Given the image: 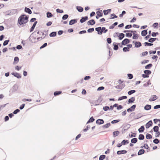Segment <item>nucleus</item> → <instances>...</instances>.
I'll return each instance as SVG.
<instances>
[{
	"label": "nucleus",
	"mask_w": 160,
	"mask_h": 160,
	"mask_svg": "<svg viewBox=\"0 0 160 160\" xmlns=\"http://www.w3.org/2000/svg\"><path fill=\"white\" fill-rule=\"evenodd\" d=\"M125 35L123 33H119L118 37H119V39L120 40H122L124 37Z\"/></svg>",
	"instance_id": "bb28decb"
},
{
	"label": "nucleus",
	"mask_w": 160,
	"mask_h": 160,
	"mask_svg": "<svg viewBox=\"0 0 160 160\" xmlns=\"http://www.w3.org/2000/svg\"><path fill=\"white\" fill-rule=\"evenodd\" d=\"M158 25V22L154 23L152 25V26L154 28H157Z\"/></svg>",
	"instance_id": "13d9d810"
},
{
	"label": "nucleus",
	"mask_w": 160,
	"mask_h": 160,
	"mask_svg": "<svg viewBox=\"0 0 160 160\" xmlns=\"http://www.w3.org/2000/svg\"><path fill=\"white\" fill-rule=\"evenodd\" d=\"M144 45L145 46H152L153 45V44H152V43H149L148 42H145L144 43Z\"/></svg>",
	"instance_id": "8fccbe9b"
},
{
	"label": "nucleus",
	"mask_w": 160,
	"mask_h": 160,
	"mask_svg": "<svg viewBox=\"0 0 160 160\" xmlns=\"http://www.w3.org/2000/svg\"><path fill=\"white\" fill-rule=\"evenodd\" d=\"M111 125V124L110 123H107L106 124L103 125L102 126L103 128H108Z\"/></svg>",
	"instance_id": "a18cd8bd"
},
{
	"label": "nucleus",
	"mask_w": 160,
	"mask_h": 160,
	"mask_svg": "<svg viewBox=\"0 0 160 160\" xmlns=\"http://www.w3.org/2000/svg\"><path fill=\"white\" fill-rule=\"evenodd\" d=\"M37 23H38L37 21H35L34 22L32 26V27H31V28L30 29V32H31L33 31Z\"/></svg>",
	"instance_id": "4468645a"
},
{
	"label": "nucleus",
	"mask_w": 160,
	"mask_h": 160,
	"mask_svg": "<svg viewBox=\"0 0 160 160\" xmlns=\"http://www.w3.org/2000/svg\"><path fill=\"white\" fill-rule=\"evenodd\" d=\"M120 121V119L115 120L112 121L111 122L112 124H114L119 122Z\"/></svg>",
	"instance_id": "603ef678"
},
{
	"label": "nucleus",
	"mask_w": 160,
	"mask_h": 160,
	"mask_svg": "<svg viewBox=\"0 0 160 160\" xmlns=\"http://www.w3.org/2000/svg\"><path fill=\"white\" fill-rule=\"evenodd\" d=\"M152 65L151 63L149 64H148L145 67V68L146 69H150L151 68L152 66Z\"/></svg>",
	"instance_id": "e433bc0d"
},
{
	"label": "nucleus",
	"mask_w": 160,
	"mask_h": 160,
	"mask_svg": "<svg viewBox=\"0 0 160 160\" xmlns=\"http://www.w3.org/2000/svg\"><path fill=\"white\" fill-rule=\"evenodd\" d=\"M109 108V107L108 106H106L103 107V109L105 111H107L108 110Z\"/></svg>",
	"instance_id": "69168bd1"
},
{
	"label": "nucleus",
	"mask_w": 160,
	"mask_h": 160,
	"mask_svg": "<svg viewBox=\"0 0 160 160\" xmlns=\"http://www.w3.org/2000/svg\"><path fill=\"white\" fill-rule=\"evenodd\" d=\"M138 141V139L136 138H134L132 139L131 140V142L132 143H135Z\"/></svg>",
	"instance_id": "f704fd0d"
},
{
	"label": "nucleus",
	"mask_w": 160,
	"mask_h": 160,
	"mask_svg": "<svg viewBox=\"0 0 160 160\" xmlns=\"http://www.w3.org/2000/svg\"><path fill=\"white\" fill-rule=\"evenodd\" d=\"M153 131L154 132H157L159 130V127L158 126H156L153 128Z\"/></svg>",
	"instance_id": "a19ab883"
},
{
	"label": "nucleus",
	"mask_w": 160,
	"mask_h": 160,
	"mask_svg": "<svg viewBox=\"0 0 160 160\" xmlns=\"http://www.w3.org/2000/svg\"><path fill=\"white\" fill-rule=\"evenodd\" d=\"M144 72L145 74L148 75L151 73V71L149 70H145L144 71Z\"/></svg>",
	"instance_id": "4c0bfd02"
},
{
	"label": "nucleus",
	"mask_w": 160,
	"mask_h": 160,
	"mask_svg": "<svg viewBox=\"0 0 160 160\" xmlns=\"http://www.w3.org/2000/svg\"><path fill=\"white\" fill-rule=\"evenodd\" d=\"M76 8L78 11L80 12H82L83 10V8L81 6H77Z\"/></svg>",
	"instance_id": "412c9836"
},
{
	"label": "nucleus",
	"mask_w": 160,
	"mask_h": 160,
	"mask_svg": "<svg viewBox=\"0 0 160 160\" xmlns=\"http://www.w3.org/2000/svg\"><path fill=\"white\" fill-rule=\"evenodd\" d=\"M88 19V16H85L84 17H82L81 19L80 20V22L82 23L85 22L86 20Z\"/></svg>",
	"instance_id": "423d86ee"
},
{
	"label": "nucleus",
	"mask_w": 160,
	"mask_h": 160,
	"mask_svg": "<svg viewBox=\"0 0 160 160\" xmlns=\"http://www.w3.org/2000/svg\"><path fill=\"white\" fill-rule=\"evenodd\" d=\"M125 87V85L123 84L122 85H118L115 86L116 88L118 89H122Z\"/></svg>",
	"instance_id": "aec40b11"
},
{
	"label": "nucleus",
	"mask_w": 160,
	"mask_h": 160,
	"mask_svg": "<svg viewBox=\"0 0 160 160\" xmlns=\"http://www.w3.org/2000/svg\"><path fill=\"white\" fill-rule=\"evenodd\" d=\"M120 43H118V44L117 43L114 42L113 43V45L114 46L113 49L114 50H117L118 49V45H120Z\"/></svg>",
	"instance_id": "6e6552de"
},
{
	"label": "nucleus",
	"mask_w": 160,
	"mask_h": 160,
	"mask_svg": "<svg viewBox=\"0 0 160 160\" xmlns=\"http://www.w3.org/2000/svg\"><path fill=\"white\" fill-rule=\"evenodd\" d=\"M153 142L155 144H158L159 142V141L158 139L155 138L153 140Z\"/></svg>",
	"instance_id": "5fc2aeb1"
},
{
	"label": "nucleus",
	"mask_w": 160,
	"mask_h": 160,
	"mask_svg": "<svg viewBox=\"0 0 160 160\" xmlns=\"http://www.w3.org/2000/svg\"><path fill=\"white\" fill-rule=\"evenodd\" d=\"M135 92H136V91L135 90H131L129 91L128 92V94L129 95H131L132 94L134 93Z\"/></svg>",
	"instance_id": "de8ad7c7"
},
{
	"label": "nucleus",
	"mask_w": 160,
	"mask_h": 160,
	"mask_svg": "<svg viewBox=\"0 0 160 160\" xmlns=\"http://www.w3.org/2000/svg\"><path fill=\"white\" fill-rule=\"evenodd\" d=\"M147 33V30L146 29L144 30L141 32V35L143 36H145L146 35Z\"/></svg>",
	"instance_id": "b1692460"
},
{
	"label": "nucleus",
	"mask_w": 160,
	"mask_h": 160,
	"mask_svg": "<svg viewBox=\"0 0 160 160\" xmlns=\"http://www.w3.org/2000/svg\"><path fill=\"white\" fill-rule=\"evenodd\" d=\"M68 15L67 14H65L62 16V18L63 20H65L68 18Z\"/></svg>",
	"instance_id": "09e8293b"
},
{
	"label": "nucleus",
	"mask_w": 160,
	"mask_h": 160,
	"mask_svg": "<svg viewBox=\"0 0 160 160\" xmlns=\"http://www.w3.org/2000/svg\"><path fill=\"white\" fill-rule=\"evenodd\" d=\"M95 23V21L94 19H91L87 22V24L88 25H93Z\"/></svg>",
	"instance_id": "9d476101"
},
{
	"label": "nucleus",
	"mask_w": 160,
	"mask_h": 160,
	"mask_svg": "<svg viewBox=\"0 0 160 160\" xmlns=\"http://www.w3.org/2000/svg\"><path fill=\"white\" fill-rule=\"evenodd\" d=\"M77 19H74L71 20L69 22L70 25H72L77 23Z\"/></svg>",
	"instance_id": "ddd939ff"
},
{
	"label": "nucleus",
	"mask_w": 160,
	"mask_h": 160,
	"mask_svg": "<svg viewBox=\"0 0 160 160\" xmlns=\"http://www.w3.org/2000/svg\"><path fill=\"white\" fill-rule=\"evenodd\" d=\"M129 42L130 40L129 39L125 38L122 41V45H125L126 44L129 43Z\"/></svg>",
	"instance_id": "20e7f679"
},
{
	"label": "nucleus",
	"mask_w": 160,
	"mask_h": 160,
	"mask_svg": "<svg viewBox=\"0 0 160 160\" xmlns=\"http://www.w3.org/2000/svg\"><path fill=\"white\" fill-rule=\"evenodd\" d=\"M152 124V120H150L146 124L145 126L147 128H148Z\"/></svg>",
	"instance_id": "0eeeda50"
},
{
	"label": "nucleus",
	"mask_w": 160,
	"mask_h": 160,
	"mask_svg": "<svg viewBox=\"0 0 160 160\" xmlns=\"http://www.w3.org/2000/svg\"><path fill=\"white\" fill-rule=\"evenodd\" d=\"M140 148H144L146 149H147V152H148L150 150L149 147L147 143L145 144L144 146H141Z\"/></svg>",
	"instance_id": "2eb2a0df"
},
{
	"label": "nucleus",
	"mask_w": 160,
	"mask_h": 160,
	"mask_svg": "<svg viewBox=\"0 0 160 160\" xmlns=\"http://www.w3.org/2000/svg\"><path fill=\"white\" fill-rule=\"evenodd\" d=\"M144 138V136L143 134H140L138 137V139L140 140H143Z\"/></svg>",
	"instance_id": "ea45409f"
},
{
	"label": "nucleus",
	"mask_w": 160,
	"mask_h": 160,
	"mask_svg": "<svg viewBox=\"0 0 160 160\" xmlns=\"http://www.w3.org/2000/svg\"><path fill=\"white\" fill-rule=\"evenodd\" d=\"M95 29L96 31L98 32V34H99V32H100L101 30V27H99L98 28H96Z\"/></svg>",
	"instance_id": "c03bdc74"
},
{
	"label": "nucleus",
	"mask_w": 160,
	"mask_h": 160,
	"mask_svg": "<svg viewBox=\"0 0 160 160\" xmlns=\"http://www.w3.org/2000/svg\"><path fill=\"white\" fill-rule=\"evenodd\" d=\"M127 75L129 79H132L133 78V75L131 74L128 73Z\"/></svg>",
	"instance_id": "0e129e2a"
},
{
	"label": "nucleus",
	"mask_w": 160,
	"mask_h": 160,
	"mask_svg": "<svg viewBox=\"0 0 160 160\" xmlns=\"http://www.w3.org/2000/svg\"><path fill=\"white\" fill-rule=\"evenodd\" d=\"M94 30V28H90L88 29L87 31L89 33L92 32Z\"/></svg>",
	"instance_id": "680f3d73"
},
{
	"label": "nucleus",
	"mask_w": 160,
	"mask_h": 160,
	"mask_svg": "<svg viewBox=\"0 0 160 160\" xmlns=\"http://www.w3.org/2000/svg\"><path fill=\"white\" fill-rule=\"evenodd\" d=\"M123 51L124 52L129 51V49L128 47H124L123 48Z\"/></svg>",
	"instance_id": "052dcab7"
},
{
	"label": "nucleus",
	"mask_w": 160,
	"mask_h": 160,
	"mask_svg": "<svg viewBox=\"0 0 160 160\" xmlns=\"http://www.w3.org/2000/svg\"><path fill=\"white\" fill-rule=\"evenodd\" d=\"M145 129L144 127V126H142L141 127L138 129V131L140 133H142L143 132Z\"/></svg>",
	"instance_id": "a878e982"
},
{
	"label": "nucleus",
	"mask_w": 160,
	"mask_h": 160,
	"mask_svg": "<svg viewBox=\"0 0 160 160\" xmlns=\"http://www.w3.org/2000/svg\"><path fill=\"white\" fill-rule=\"evenodd\" d=\"M62 92L61 91H58L55 92L54 93V95L55 96H57L61 94Z\"/></svg>",
	"instance_id": "79ce46f5"
},
{
	"label": "nucleus",
	"mask_w": 160,
	"mask_h": 160,
	"mask_svg": "<svg viewBox=\"0 0 160 160\" xmlns=\"http://www.w3.org/2000/svg\"><path fill=\"white\" fill-rule=\"evenodd\" d=\"M145 152V150L143 149H140L138 152V155H140L143 154Z\"/></svg>",
	"instance_id": "cd10ccee"
},
{
	"label": "nucleus",
	"mask_w": 160,
	"mask_h": 160,
	"mask_svg": "<svg viewBox=\"0 0 160 160\" xmlns=\"http://www.w3.org/2000/svg\"><path fill=\"white\" fill-rule=\"evenodd\" d=\"M106 156L105 155H101L100 156L99 158V160H103L105 158Z\"/></svg>",
	"instance_id": "3c124183"
},
{
	"label": "nucleus",
	"mask_w": 160,
	"mask_h": 160,
	"mask_svg": "<svg viewBox=\"0 0 160 160\" xmlns=\"http://www.w3.org/2000/svg\"><path fill=\"white\" fill-rule=\"evenodd\" d=\"M96 13L97 14V15L100 17H102L103 15V13H102V10L101 11H98L96 12Z\"/></svg>",
	"instance_id": "2f4dec72"
},
{
	"label": "nucleus",
	"mask_w": 160,
	"mask_h": 160,
	"mask_svg": "<svg viewBox=\"0 0 160 160\" xmlns=\"http://www.w3.org/2000/svg\"><path fill=\"white\" fill-rule=\"evenodd\" d=\"M157 99V97L156 95H153L152 96L150 99H149V101H153Z\"/></svg>",
	"instance_id": "dca6fc26"
},
{
	"label": "nucleus",
	"mask_w": 160,
	"mask_h": 160,
	"mask_svg": "<svg viewBox=\"0 0 160 160\" xmlns=\"http://www.w3.org/2000/svg\"><path fill=\"white\" fill-rule=\"evenodd\" d=\"M136 107V105H133L130 108H128L127 110L128 112H130L134 111Z\"/></svg>",
	"instance_id": "7ed1b4c3"
},
{
	"label": "nucleus",
	"mask_w": 160,
	"mask_h": 160,
	"mask_svg": "<svg viewBox=\"0 0 160 160\" xmlns=\"http://www.w3.org/2000/svg\"><path fill=\"white\" fill-rule=\"evenodd\" d=\"M127 97L126 96H123L122 97L119 98H118V101H121L123 99H127Z\"/></svg>",
	"instance_id": "c9c22d12"
},
{
	"label": "nucleus",
	"mask_w": 160,
	"mask_h": 160,
	"mask_svg": "<svg viewBox=\"0 0 160 160\" xmlns=\"http://www.w3.org/2000/svg\"><path fill=\"white\" fill-rule=\"evenodd\" d=\"M156 40L158 41V39L156 38H151L148 40V42L151 43H152Z\"/></svg>",
	"instance_id": "a211bd4d"
},
{
	"label": "nucleus",
	"mask_w": 160,
	"mask_h": 160,
	"mask_svg": "<svg viewBox=\"0 0 160 160\" xmlns=\"http://www.w3.org/2000/svg\"><path fill=\"white\" fill-rule=\"evenodd\" d=\"M28 17L25 14L21 15L18 20V24L21 25L26 23L28 21Z\"/></svg>",
	"instance_id": "f257e3e1"
},
{
	"label": "nucleus",
	"mask_w": 160,
	"mask_h": 160,
	"mask_svg": "<svg viewBox=\"0 0 160 160\" xmlns=\"http://www.w3.org/2000/svg\"><path fill=\"white\" fill-rule=\"evenodd\" d=\"M24 11L25 12L28 13L29 14H31L32 13V11L28 8L25 7L24 9Z\"/></svg>",
	"instance_id": "6ab92c4d"
},
{
	"label": "nucleus",
	"mask_w": 160,
	"mask_h": 160,
	"mask_svg": "<svg viewBox=\"0 0 160 160\" xmlns=\"http://www.w3.org/2000/svg\"><path fill=\"white\" fill-rule=\"evenodd\" d=\"M56 11L57 13H62L63 12V11L62 10L58 8L56 10Z\"/></svg>",
	"instance_id": "e2e57ef3"
},
{
	"label": "nucleus",
	"mask_w": 160,
	"mask_h": 160,
	"mask_svg": "<svg viewBox=\"0 0 160 160\" xmlns=\"http://www.w3.org/2000/svg\"><path fill=\"white\" fill-rule=\"evenodd\" d=\"M12 74L18 78H21L20 75L17 72H13L12 73Z\"/></svg>",
	"instance_id": "9b49d317"
},
{
	"label": "nucleus",
	"mask_w": 160,
	"mask_h": 160,
	"mask_svg": "<svg viewBox=\"0 0 160 160\" xmlns=\"http://www.w3.org/2000/svg\"><path fill=\"white\" fill-rule=\"evenodd\" d=\"M146 137L147 139H151L152 138V137L151 134L149 133H147Z\"/></svg>",
	"instance_id": "58836bf2"
},
{
	"label": "nucleus",
	"mask_w": 160,
	"mask_h": 160,
	"mask_svg": "<svg viewBox=\"0 0 160 160\" xmlns=\"http://www.w3.org/2000/svg\"><path fill=\"white\" fill-rule=\"evenodd\" d=\"M53 16L52 14L49 12H47V17L48 18H50Z\"/></svg>",
	"instance_id": "473e14b6"
},
{
	"label": "nucleus",
	"mask_w": 160,
	"mask_h": 160,
	"mask_svg": "<svg viewBox=\"0 0 160 160\" xmlns=\"http://www.w3.org/2000/svg\"><path fill=\"white\" fill-rule=\"evenodd\" d=\"M132 35V33L128 32L126 34V36L129 38L131 37Z\"/></svg>",
	"instance_id": "6e6d98bb"
},
{
	"label": "nucleus",
	"mask_w": 160,
	"mask_h": 160,
	"mask_svg": "<svg viewBox=\"0 0 160 160\" xmlns=\"http://www.w3.org/2000/svg\"><path fill=\"white\" fill-rule=\"evenodd\" d=\"M19 61V58L17 57H16L14 58V61L13 62V64H16Z\"/></svg>",
	"instance_id": "c85d7f7f"
},
{
	"label": "nucleus",
	"mask_w": 160,
	"mask_h": 160,
	"mask_svg": "<svg viewBox=\"0 0 160 160\" xmlns=\"http://www.w3.org/2000/svg\"><path fill=\"white\" fill-rule=\"evenodd\" d=\"M131 126V125L129 124H128L125 126L123 128H125L126 130H128Z\"/></svg>",
	"instance_id": "864d4df0"
},
{
	"label": "nucleus",
	"mask_w": 160,
	"mask_h": 160,
	"mask_svg": "<svg viewBox=\"0 0 160 160\" xmlns=\"http://www.w3.org/2000/svg\"><path fill=\"white\" fill-rule=\"evenodd\" d=\"M135 98L134 97H132L130 98L128 100V103L129 104L130 103H132L135 100Z\"/></svg>",
	"instance_id": "4be33fe9"
},
{
	"label": "nucleus",
	"mask_w": 160,
	"mask_h": 160,
	"mask_svg": "<svg viewBox=\"0 0 160 160\" xmlns=\"http://www.w3.org/2000/svg\"><path fill=\"white\" fill-rule=\"evenodd\" d=\"M104 89V87H103V86H101V87H99L97 89V91H101V90H103V89Z\"/></svg>",
	"instance_id": "774afa93"
},
{
	"label": "nucleus",
	"mask_w": 160,
	"mask_h": 160,
	"mask_svg": "<svg viewBox=\"0 0 160 160\" xmlns=\"http://www.w3.org/2000/svg\"><path fill=\"white\" fill-rule=\"evenodd\" d=\"M17 9H13L9 10L6 12L7 14L6 15V16L8 15L11 16L12 15L14 14L17 12Z\"/></svg>",
	"instance_id": "f03ea898"
},
{
	"label": "nucleus",
	"mask_w": 160,
	"mask_h": 160,
	"mask_svg": "<svg viewBox=\"0 0 160 160\" xmlns=\"http://www.w3.org/2000/svg\"><path fill=\"white\" fill-rule=\"evenodd\" d=\"M135 44V47L136 48H139L142 46L141 43L138 42H136Z\"/></svg>",
	"instance_id": "393cba45"
},
{
	"label": "nucleus",
	"mask_w": 160,
	"mask_h": 160,
	"mask_svg": "<svg viewBox=\"0 0 160 160\" xmlns=\"http://www.w3.org/2000/svg\"><path fill=\"white\" fill-rule=\"evenodd\" d=\"M133 36L132 38L134 39H137L138 37V36L137 34L135 33H133Z\"/></svg>",
	"instance_id": "37998d69"
},
{
	"label": "nucleus",
	"mask_w": 160,
	"mask_h": 160,
	"mask_svg": "<svg viewBox=\"0 0 160 160\" xmlns=\"http://www.w3.org/2000/svg\"><path fill=\"white\" fill-rule=\"evenodd\" d=\"M111 17L110 19H113L115 18H117L118 17V16L116 15L114 13H112L111 15Z\"/></svg>",
	"instance_id": "49530a36"
},
{
	"label": "nucleus",
	"mask_w": 160,
	"mask_h": 160,
	"mask_svg": "<svg viewBox=\"0 0 160 160\" xmlns=\"http://www.w3.org/2000/svg\"><path fill=\"white\" fill-rule=\"evenodd\" d=\"M57 35V32H51L49 34L50 37H55Z\"/></svg>",
	"instance_id": "7c9ffc66"
},
{
	"label": "nucleus",
	"mask_w": 160,
	"mask_h": 160,
	"mask_svg": "<svg viewBox=\"0 0 160 160\" xmlns=\"http://www.w3.org/2000/svg\"><path fill=\"white\" fill-rule=\"evenodd\" d=\"M127 151L125 150H122L120 151H118L117 152L118 155H121L123 154H125L127 153Z\"/></svg>",
	"instance_id": "f8f14e48"
},
{
	"label": "nucleus",
	"mask_w": 160,
	"mask_h": 160,
	"mask_svg": "<svg viewBox=\"0 0 160 160\" xmlns=\"http://www.w3.org/2000/svg\"><path fill=\"white\" fill-rule=\"evenodd\" d=\"M120 133V132L118 131H114L113 132V136L114 137H115L118 136Z\"/></svg>",
	"instance_id": "5701e85b"
},
{
	"label": "nucleus",
	"mask_w": 160,
	"mask_h": 160,
	"mask_svg": "<svg viewBox=\"0 0 160 160\" xmlns=\"http://www.w3.org/2000/svg\"><path fill=\"white\" fill-rule=\"evenodd\" d=\"M20 112V110L19 109H17L13 112V113L14 114H17L19 112Z\"/></svg>",
	"instance_id": "bf43d9fd"
},
{
	"label": "nucleus",
	"mask_w": 160,
	"mask_h": 160,
	"mask_svg": "<svg viewBox=\"0 0 160 160\" xmlns=\"http://www.w3.org/2000/svg\"><path fill=\"white\" fill-rule=\"evenodd\" d=\"M151 105L147 104L144 106V109L148 111L150 110L151 109Z\"/></svg>",
	"instance_id": "f3484780"
},
{
	"label": "nucleus",
	"mask_w": 160,
	"mask_h": 160,
	"mask_svg": "<svg viewBox=\"0 0 160 160\" xmlns=\"http://www.w3.org/2000/svg\"><path fill=\"white\" fill-rule=\"evenodd\" d=\"M95 120V119L93 118V117H92L90 118L89 120L87 122V124H88L91 122H93Z\"/></svg>",
	"instance_id": "72a5a7b5"
},
{
	"label": "nucleus",
	"mask_w": 160,
	"mask_h": 160,
	"mask_svg": "<svg viewBox=\"0 0 160 160\" xmlns=\"http://www.w3.org/2000/svg\"><path fill=\"white\" fill-rule=\"evenodd\" d=\"M108 31V29H106V28L104 27L101 28V30L100 32L99 33V34L101 35L102 34V32L104 33H106Z\"/></svg>",
	"instance_id": "39448f33"
},
{
	"label": "nucleus",
	"mask_w": 160,
	"mask_h": 160,
	"mask_svg": "<svg viewBox=\"0 0 160 160\" xmlns=\"http://www.w3.org/2000/svg\"><path fill=\"white\" fill-rule=\"evenodd\" d=\"M107 41L108 43L110 44L112 42L111 39L110 38H108L107 39Z\"/></svg>",
	"instance_id": "338daca9"
},
{
	"label": "nucleus",
	"mask_w": 160,
	"mask_h": 160,
	"mask_svg": "<svg viewBox=\"0 0 160 160\" xmlns=\"http://www.w3.org/2000/svg\"><path fill=\"white\" fill-rule=\"evenodd\" d=\"M142 115L141 113H138L135 116L134 118L135 119H138L141 117Z\"/></svg>",
	"instance_id": "c756f323"
},
{
	"label": "nucleus",
	"mask_w": 160,
	"mask_h": 160,
	"mask_svg": "<svg viewBox=\"0 0 160 160\" xmlns=\"http://www.w3.org/2000/svg\"><path fill=\"white\" fill-rule=\"evenodd\" d=\"M104 123V120L102 119H99L97 120L96 123L97 124H102Z\"/></svg>",
	"instance_id": "1a4fd4ad"
},
{
	"label": "nucleus",
	"mask_w": 160,
	"mask_h": 160,
	"mask_svg": "<svg viewBox=\"0 0 160 160\" xmlns=\"http://www.w3.org/2000/svg\"><path fill=\"white\" fill-rule=\"evenodd\" d=\"M9 41V40H6L3 43V45L5 46L7 45L8 44Z\"/></svg>",
	"instance_id": "4d7b16f0"
}]
</instances>
